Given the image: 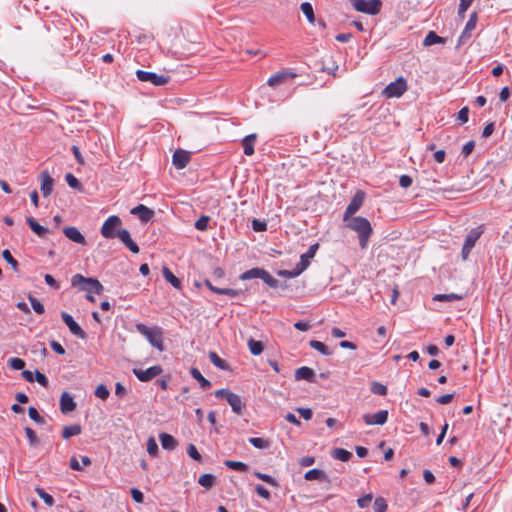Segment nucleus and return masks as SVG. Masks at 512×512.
<instances>
[{
    "label": "nucleus",
    "mask_w": 512,
    "mask_h": 512,
    "mask_svg": "<svg viewBox=\"0 0 512 512\" xmlns=\"http://www.w3.org/2000/svg\"><path fill=\"white\" fill-rule=\"evenodd\" d=\"M348 227L357 232L359 243L362 249L367 247L368 239L372 234V227L370 222L364 217H353L348 223Z\"/></svg>",
    "instance_id": "1"
},
{
    "label": "nucleus",
    "mask_w": 512,
    "mask_h": 512,
    "mask_svg": "<svg viewBox=\"0 0 512 512\" xmlns=\"http://www.w3.org/2000/svg\"><path fill=\"white\" fill-rule=\"evenodd\" d=\"M71 285L73 287H78L82 291H86L88 293H96L101 294L103 291L102 284L95 278H86L81 274H75L71 279Z\"/></svg>",
    "instance_id": "2"
},
{
    "label": "nucleus",
    "mask_w": 512,
    "mask_h": 512,
    "mask_svg": "<svg viewBox=\"0 0 512 512\" xmlns=\"http://www.w3.org/2000/svg\"><path fill=\"white\" fill-rule=\"evenodd\" d=\"M136 329L140 334L146 337L153 347L159 351L164 350L163 332L160 328H150L143 323H138Z\"/></svg>",
    "instance_id": "3"
},
{
    "label": "nucleus",
    "mask_w": 512,
    "mask_h": 512,
    "mask_svg": "<svg viewBox=\"0 0 512 512\" xmlns=\"http://www.w3.org/2000/svg\"><path fill=\"white\" fill-rule=\"evenodd\" d=\"M352 7L360 13L377 15L382 8L381 0H350Z\"/></svg>",
    "instance_id": "4"
},
{
    "label": "nucleus",
    "mask_w": 512,
    "mask_h": 512,
    "mask_svg": "<svg viewBox=\"0 0 512 512\" xmlns=\"http://www.w3.org/2000/svg\"><path fill=\"white\" fill-rule=\"evenodd\" d=\"M483 233V226H478L476 228L471 229L469 233L466 235L461 251V257L464 261L468 259L473 247L475 246L476 242Z\"/></svg>",
    "instance_id": "5"
},
{
    "label": "nucleus",
    "mask_w": 512,
    "mask_h": 512,
    "mask_svg": "<svg viewBox=\"0 0 512 512\" xmlns=\"http://www.w3.org/2000/svg\"><path fill=\"white\" fill-rule=\"evenodd\" d=\"M407 89V81L403 77H398L384 88L382 95L386 98H399Z\"/></svg>",
    "instance_id": "6"
},
{
    "label": "nucleus",
    "mask_w": 512,
    "mask_h": 512,
    "mask_svg": "<svg viewBox=\"0 0 512 512\" xmlns=\"http://www.w3.org/2000/svg\"><path fill=\"white\" fill-rule=\"evenodd\" d=\"M137 79L141 82H149L154 86H164L170 81V77L165 74H156L154 72L137 70Z\"/></svg>",
    "instance_id": "7"
},
{
    "label": "nucleus",
    "mask_w": 512,
    "mask_h": 512,
    "mask_svg": "<svg viewBox=\"0 0 512 512\" xmlns=\"http://www.w3.org/2000/svg\"><path fill=\"white\" fill-rule=\"evenodd\" d=\"M122 225V221L119 216H109L101 227V235L106 239H113L116 237L117 231Z\"/></svg>",
    "instance_id": "8"
},
{
    "label": "nucleus",
    "mask_w": 512,
    "mask_h": 512,
    "mask_svg": "<svg viewBox=\"0 0 512 512\" xmlns=\"http://www.w3.org/2000/svg\"><path fill=\"white\" fill-rule=\"evenodd\" d=\"M365 193L362 190H358L354 196L352 197L350 203L346 207V210L344 212L343 220L347 221L349 218L352 217L363 205L365 200Z\"/></svg>",
    "instance_id": "9"
},
{
    "label": "nucleus",
    "mask_w": 512,
    "mask_h": 512,
    "mask_svg": "<svg viewBox=\"0 0 512 512\" xmlns=\"http://www.w3.org/2000/svg\"><path fill=\"white\" fill-rule=\"evenodd\" d=\"M296 77H297V74L294 71H292L290 69H284V70L278 71L277 73L270 76L267 81V84L270 87L275 88V87H277L283 83H286L287 81L292 80Z\"/></svg>",
    "instance_id": "10"
},
{
    "label": "nucleus",
    "mask_w": 512,
    "mask_h": 512,
    "mask_svg": "<svg viewBox=\"0 0 512 512\" xmlns=\"http://www.w3.org/2000/svg\"><path fill=\"white\" fill-rule=\"evenodd\" d=\"M163 372V369L160 365H155L149 367L147 369H133V374L137 377V379L141 382H148L155 377L159 376Z\"/></svg>",
    "instance_id": "11"
},
{
    "label": "nucleus",
    "mask_w": 512,
    "mask_h": 512,
    "mask_svg": "<svg viewBox=\"0 0 512 512\" xmlns=\"http://www.w3.org/2000/svg\"><path fill=\"white\" fill-rule=\"evenodd\" d=\"M477 19H478L477 13L473 12L470 15L468 22L466 23L464 30L462 31V33L460 34V36L458 38V42H457V46H456L457 49L461 45L465 44L470 39L472 31L476 28Z\"/></svg>",
    "instance_id": "12"
},
{
    "label": "nucleus",
    "mask_w": 512,
    "mask_h": 512,
    "mask_svg": "<svg viewBox=\"0 0 512 512\" xmlns=\"http://www.w3.org/2000/svg\"><path fill=\"white\" fill-rule=\"evenodd\" d=\"M61 317L73 335L77 336L80 339H85L87 337L85 331L79 326V324L74 320V318L70 314H68L67 312H62Z\"/></svg>",
    "instance_id": "13"
},
{
    "label": "nucleus",
    "mask_w": 512,
    "mask_h": 512,
    "mask_svg": "<svg viewBox=\"0 0 512 512\" xmlns=\"http://www.w3.org/2000/svg\"><path fill=\"white\" fill-rule=\"evenodd\" d=\"M362 418L366 425H384L388 420V411L380 410L375 414H364Z\"/></svg>",
    "instance_id": "14"
},
{
    "label": "nucleus",
    "mask_w": 512,
    "mask_h": 512,
    "mask_svg": "<svg viewBox=\"0 0 512 512\" xmlns=\"http://www.w3.org/2000/svg\"><path fill=\"white\" fill-rule=\"evenodd\" d=\"M40 181V190L44 197H48L53 191L54 179L51 177L50 173L45 170L40 174Z\"/></svg>",
    "instance_id": "15"
},
{
    "label": "nucleus",
    "mask_w": 512,
    "mask_h": 512,
    "mask_svg": "<svg viewBox=\"0 0 512 512\" xmlns=\"http://www.w3.org/2000/svg\"><path fill=\"white\" fill-rule=\"evenodd\" d=\"M116 237L132 252L137 254L139 252V246L132 240L130 233L126 229H119Z\"/></svg>",
    "instance_id": "16"
},
{
    "label": "nucleus",
    "mask_w": 512,
    "mask_h": 512,
    "mask_svg": "<svg viewBox=\"0 0 512 512\" xmlns=\"http://www.w3.org/2000/svg\"><path fill=\"white\" fill-rule=\"evenodd\" d=\"M319 248V244L315 243L311 245L308 249V251L301 255L299 263H297V266L299 267L300 271H305L308 266L310 265V260L315 256L317 250Z\"/></svg>",
    "instance_id": "17"
},
{
    "label": "nucleus",
    "mask_w": 512,
    "mask_h": 512,
    "mask_svg": "<svg viewBox=\"0 0 512 512\" xmlns=\"http://www.w3.org/2000/svg\"><path fill=\"white\" fill-rule=\"evenodd\" d=\"M190 161L189 152L178 149L173 153L172 162L177 169H183L187 166Z\"/></svg>",
    "instance_id": "18"
},
{
    "label": "nucleus",
    "mask_w": 512,
    "mask_h": 512,
    "mask_svg": "<svg viewBox=\"0 0 512 512\" xmlns=\"http://www.w3.org/2000/svg\"><path fill=\"white\" fill-rule=\"evenodd\" d=\"M130 213L137 216L144 223L150 221L154 216V211L143 204L132 208Z\"/></svg>",
    "instance_id": "19"
},
{
    "label": "nucleus",
    "mask_w": 512,
    "mask_h": 512,
    "mask_svg": "<svg viewBox=\"0 0 512 512\" xmlns=\"http://www.w3.org/2000/svg\"><path fill=\"white\" fill-rule=\"evenodd\" d=\"M64 235L72 242L85 245L86 240L85 237L81 234V232L73 226H67L63 228Z\"/></svg>",
    "instance_id": "20"
},
{
    "label": "nucleus",
    "mask_w": 512,
    "mask_h": 512,
    "mask_svg": "<svg viewBox=\"0 0 512 512\" xmlns=\"http://www.w3.org/2000/svg\"><path fill=\"white\" fill-rule=\"evenodd\" d=\"M76 402L68 392H63L60 397V410L62 413L67 414L74 411Z\"/></svg>",
    "instance_id": "21"
},
{
    "label": "nucleus",
    "mask_w": 512,
    "mask_h": 512,
    "mask_svg": "<svg viewBox=\"0 0 512 512\" xmlns=\"http://www.w3.org/2000/svg\"><path fill=\"white\" fill-rule=\"evenodd\" d=\"M228 404L231 406L232 411L238 415H241L243 412V408L245 407L242 399L239 395L231 392L228 394L227 400Z\"/></svg>",
    "instance_id": "22"
},
{
    "label": "nucleus",
    "mask_w": 512,
    "mask_h": 512,
    "mask_svg": "<svg viewBox=\"0 0 512 512\" xmlns=\"http://www.w3.org/2000/svg\"><path fill=\"white\" fill-rule=\"evenodd\" d=\"M295 379L296 380H306L308 382H315V373L313 369L303 366L295 371Z\"/></svg>",
    "instance_id": "23"
},
{
    "label": "nucleus",
    "mask_w": 512,
    "mask_h": 512,
    "mask_svg": "<svg viewBox=\"0 0 512 512\" xmlns=\"http://www.w3.org/2000/svg\"><path fill=\"white\" fill-rule=\"evenodd\" d=\"M256 140L257 135L255 133L249 134L242 139L241 143L245 155L251 156L254 154V145Z\"/></svg>",
    "instance_id": "24"
},
{
    "label": "nucleus",
    "mask_w": 512,
    "mask_h": 512,
    "mask_svg": "<svg viewBox=\"0 0 512 512\" xmlns=\"http://www.w3.org/2000/svg\"><path fill=\"white\" fill-rule=\"evenodd\" d=\"M159 440L161 442L163 449L165 450H174L178 445L176 439L165 432L159 434Z\"/></svg>",
    "instance_id": "25"
},
{
    "label": "nucleus",
    "mask_w": 512,
    "mask_h": 512,
    "mask_svg": "<svg viewBox=\"0 0 512 512\" xmlns=\"http://www.w3.org/2000/svg\"><path fill=\"white\" fill-rule=\"evenodd\" d=\"M304 478L308 481H313V480H319V481H324V482L330 481L327 474L323 470H320L317 468L307 471L304 475Z\"/></svg>",
    "instance_id": "26"
},
{
    "label": "nucleus",
    "mask_w": 512,
    "mask_h": 512,
    "mask_svg": "<svg viewBox=\"0 0 512 512\" xmlns=\"http://www.w3.org/2000/svg\"><path fill=\"white\" fill-rule=\"evenodd\" d=\"M162 274L165 280L169 282L174 288L178 290L182 288V282L173 274V272L168 267H163Z\"/></svg>",
    "instance_id": "27"
},
{
    "label": "nucleus",
    "mask_w": 512,
    "mask_h": 512,
    "mask_svg": "<svg viewBox=\"0 0 512 512\" xmlns=\"http://www.w3.org/2000/svg\"><path fill=\"white\" fill-rule=\"evenodd\" d=\"M446 42L445 38L438 36L434 31L428 32L423 40V45L425 47L434 45V44H444Z\"/></svg>",
    "instance_id": "28"
},
{
    "label": "nucleus",
    "mask_w": 512,
    "mask_h": 512,
    "mask_svg": "<svg viewBox=\"0 0 512 512\" xmlns=\"http://www.w3.org/2000/svg\"><path fill=\"white\" fill-rule=\"evenodd\" d=\"M26 221L31 230L39 237H43L47 233L48 229L41 226L33 217H27Z\"/></svg>",
    "instance_id": "29"
},
{
    "label": "nucleus",
    "mask_w": 512,
    "mask_h": 512,
    "mask_svg": "<svg viewBox=\"0 0 512 512\" xmlns=\"http://www.w3.org/2000/svg\"><path fill=\"white\" fill-rule=\"evenodd\" d=\"M190 374L195 380L199 382L201 388L206 390L211 387V382L207 380L197 368H191Z\"/></svg>",
    "instance_id": "30"
},
{
    "label": "nucleus",
    "mask_w": 512,
    "mask_h": 512,
    "mask_svg": "<svg viewBox=\"0 0 512 512\" xmlns=\"http://www.w3.org/2000/svg\"><path fill=\"white\" fill-rule=\"evenodd\" d=\"M82 428L79 424L65 426L63 428L62 437L63 439H69L70 437L81 434Z\"/></svg>",
    "instance_id": "31"
},
{
    "label": "nucleus",
    "mask_w": 512,
    "mask_h": 512,
    "mask_svg": "<svg viewBox=\"0 0 512 512\" xmlns=\"http://www.w3.org/2000/svg\"><path fill=\"white\" fill-rule=\"evenodd\" d=\"M262 272H263V268L255 267V268H252V269H249V270L243 272L239 276V279L243 280V281L250 280V279H257V278L260 279Z\"/></svg>",
    "instance_id": "32"
},
{
    "label": "nucleus",
    "mask_w": 512,
    "mask_h": 512,
    "mask_svg": "<svg viewBox=\"0 0 512 512\" xmlns=\"http://www.w3.org/2000/svg\"><path fill=\"white\" fill-rule=\"evenodd\" d=\"M210 361L221 370H229V365L214 351L209 352Z\"/></svg>",
    "instance_id": "33"
},
{
    "label": "nucleus",
    "mask_w": 512,
    "mask_h": 512,
    "mask_svg": "<svg viewBox=\"0 0 512 512\" xmlns=\"http://www.w3.org/2000/svg\"><path fill=\"white\" fill-rule=\"evenodd\" d=\"M331 455L333 458L343 462L350 460V458L352 457V453L343 448H335L332 451Z\"/></svg>",
    "instance_id": "34"
},
{
    "label": "nucleus",
    "mask_w": 512,
    "mask_h": 512,
    "mask_svg": "<svg viewBox=\"0 0 512 512\" xmlns=\"http://www.w3.org/2000/svg\"><path fill=\"white\" fill-rule=\"evenodd\" d=\"M300 9L303 14L306 16L309 23L313 24L315 22V15L312 5L309 2H303L300 5Z\"/></svg>",
    "instance_id": "35"
},
{
    "label": "nucleus",
    "mask_w": 512,
    "mask_h": 512,
    "mask_svg": "<svg viewBox=\"0 0 512 512\" xmlns=\"http://www.w3.org/2000/svg\"><path fill=\"white\" fill-rule=\"evenodd\" d=\"M309 345H310L311 348L317 350L322 355L329 356V355L332 354V351L324 343H322V342H320L318 340H311L309 342Z\"/></svg>",
    "instance_id": "36"
},
{
    "label": "nucleus",
    "mask_w": 512,
    "mask_h": 512,
    "mask_svg": "<svg viewBox=\"0 0 512 512\" xmlns=\"http://www.w3.org/2000/svg\"><path fill=\"white\" fill-rule=\"evenodd\" d=\"M248 348L252 355H260L263 352V344L253 338L248 340Z\"/></svg>",
    "instance_id": "37"
},
{
    "label": "nucleus",
    "mask_w": 512,
    "mask_h": 512,
    "mask_svg": "<svg viewBox=\"0 0 512 512\" xmlns=\"http://www.w3.org/2000/svg\"><path fill=\"white\" fill-rule=\"evenodd\" d=\"M214 482L215 476L209 473L201 475L198 479V483L206 489H210L214 485Z\"/></svg>",
    "instance_id": "38"
},
{
    "label": "nucleus",
    "mask_w": 512,
    "mask_h": 512,
    "mask_svg": "<svg viewBox=\"0 0 512 512\" xmlns=\"http://www.w3.org/2000/svg\"><path fill=\"white\" fill-rule=\"evenodd\" d=\"M249 443L258 449H267L270 447V441L260 437L249 438Z\"/></svg>",
    "instance_id": "39"
},
{
    "label": "nucleus",
    "mask_w": 512,
    "mask_h": 512,
    "mask_svg": "<svg viewBox=\"0 0 512 512\" xmlns=\"http://www.w3.org/2000/svg\"><path fill=\"white\" fill-rule=\"evenodd\" d=\"M260 279L263 280L271 288H277L279 285V281L265 269H263Z\"/></svg>",
    "instance_id": "40"
},
{
    "label": "nucleus",
    "mask_w": 512,
    "mask_h": 512,
    "mask_svg": "<svg viewBox=\"0 0 512 512\" xmlns=\"http://www.w3.org/2000/svg\"><path fill=\"white\" fill-rule=\"evenodd\" d=\"M260 279L263 280L271 288H277L279 285V281L265 269H263Z\"/></svg>",
    "instance_id": "41"
},
{
    "label": "nucleus",
    "mask_w": 512,
    "mask_h": 512,
    "mask_svg": "<svg viewBox=\"0 0 512 512\" xmlns=\"http://www.w3.org/2000/svg\"><path fill=\"white\" fill-rule=\"evenodd\" d=\"M224 464L226 467L236 470V471H239V472H245L248 469L247 464H245L243 462H239V461L226 460L224 462Z\"/></svg>",
    "instance_id": "42"
},
{
    "label": "nucleus",
    "mask_w": 512,
    "mask_h": 512,
    "mask_svg": "<svg viewBox=\"0 0 512 512\" xmlns=\"http://www.w3.org/2000/svg\"><path fill=\"white\" fill-rule=\"evenodd\" d=\"M462 299V296L461 295H458V294H455V293H450V294H437L433 297V300H436V301H445V302H452V301H456V300H461Z\"/></svg>",
    "instance_id": "43"
},
{
    "label": "nucleus",
    "mask_w": 512,
    "mask_h": 512,
    "mask_svg": "<svg viewBox=\"0 0 512 512\" xmlns=\"http://www.w3.org/2000/svg\"><path fill=\"white\" fill-rule=\"evenodd\" d=\"M35 491L38 494V496L45 502L46 505L50 507L54 505V498L50 494H48L43 488L36 487Z\"/></svg>",
    "instance_id": "44"
},
{
    "label": "nucleus",
    "mask_w": 512,
    "mask_h": 512,
    "mask_svg": "<svg viewBox=\"0 0 512 512\" xmlns=\"http://www.w3.org/2000/svg\"><path fill=\"white\" fill-rule=\"evenodd\" d=\"M254 475H255L258 479H260V480H262V481L266 482L267 484H269V485H271V486H274V487H278V486H279V483L277 482V480H276L274 477H272V476H270V475H268V474H265V473H262V472L255 471V472H254Z\"/></svg>",
    "instance_id": "45"
},
{
    "label": "nucleus",
    "mask_w": 512,
    "mask_h": 512,
    "mask_svg": "<svg viewBox=\"0 0 512 512\" xmlns=\"http://www.w3.org/2000/svg\"><path fill=\"white\" fill-rule=\"evenodd\" d=\"M2 257L8 264L11 265L14 271H18V261L12 256L11 252L8 249L2 251Z\"/></svg>",
    "instance_id": "46"
},
{
    "label": "nucleus",
    "mask_w": 512,
    "mask_h": 512,
    "mask_svg": "<svg viewBox=\"0 0 512 512\" xmlns=\"http://www.w3.org/2000/svg\"><path fill=\"white\" fill-rule=\"evenodd\" d=\"M29 299V302L33 308V310L37 313V314H43L45 312V308H44V305L35 297L33 296H29L28 297Z\"/></svg>",
    "instance_id": "47"
},
{
    "label": "nucleus",
    "mask_w": 512,
    "mask_h": 512,
    "mask_svg": "<svg viewBox=\"0 0 512 512\" xmlns=\"http://www.w3.org/2000/svg\"><path fill=\"white\" fill-rule=\"evenodd\" d=\"M302 271L299 270V267L296 265L293 270H279L277 274L284 278H294L299 276Z\"/></svg>",
    "instance_id": "48"
},
{
    "label": "nucleus",
    "mask_w": 512,
    "mask_h": 512,
    "mask_svg": "<svg viewBox=\"0 0 512 512\" xmlns=\"http://www.w3.org/2000/svg\"><path fill=\"white\" fill-rule=\"evenodd\" d=\"M210 221V217L207 215H202L194 224L195 228L199 231H205L208 228V223Z\"/></svg>",
    "instance_id": "49"
},
{
    "label": "nucleus",
    "mask_w": 512,
    "mask_h": 512,
    "mask_svg": "<svg viewBox=\"0 0 512 512\" xmlns=\"http://www.w3.org/2000/svg\"><path fill=\"white\" fill-rule=\"evenodd\" d=\"M374 512H386L387 511V503L384 498L378 497L375 499L373 504Z\"/></svg>",
    "instance_id": "50"
},
{
    "label": "nucleus",
    "mask_w": 512,
    "mask_h": 512,
    "mask_svg": "<svg viewBox=\"0 0 512 512\" xmlns=\"http://www.w3.org/2000/svg\"><path fill=\"white\" fill-rule=\"evenodd\" d=\"M147 452L151 457H156L158 454V445L153 437L147 441Z\"/></svg>",
    "instance_id": "51"
},
{
    "label": "nucleus",
    "mask_w": 512,
    "mask_h": 512,
    "mask_svg": "<svg viewBox=\"0 0 512 512\" xmlns=\"http://www.w3.org/2000/svg\"><path fill=\"white\" fill-rule=\"evenodd\" d=\"M29 417L38 424H43L45 422L44 418L39 414L35 407H29L28 409Z\"/></svg>",
    "instance_id": "52"
},
{
    "label": "nucleus",
    "mask_w": 512,
    "mask_h": 512,
    "mask_svg": "<svg viewBox=\"0 0 512 512\" xmlns=\"http://www.w3.org/2000/svg\"><path fill=\"white\" fill-rule=\"evenodd\" d=\"M94 394L96 397H98L102 400H106L109 397V390L107 389V387L105 385L100 384L97 386Z\"/></svg>",
    "instance_id": "53"
},
{
    "label": "nucleus",
    "mask_w": 512,
    "mask_h": 512,
    "mask_svg": "<svg viewBox=\"0 0 512 512\" xmlns=\"http://www.w3.org/2000/svg\"><path fill=\"white\" fill-rule=\"evenodd\" d=\"M65 180L71 188L78 189V190L81 189V184H80L79 180L73 174L67 173L65 176Z\"/></svg>",
    "instance_id": "54"
},
{
    "label": "nucleus",
    "mask_w": 512,
    "mask_h": 512,
    "mask_svg": "<svg viewBox=\"0 0 512 512\" xmlns=\"http://www.w3.org/2000/svg\"><path fill=\"white\" fill-rule=\"evenodd\" d=\"M25 433L30 442V445L36 446L39 443V439L33 429H31L30 427H26Z\"/></svg>",
    "instance_id": "55"
},
{
    "label": "nucleus",
    "mask_w": 512,
    "mask_h": 512,
    "mask_svg": "<svg viewBox=\"0 0 512 512\" xmlns=\"http://www.w3.org/2000/svg\"><path fill=\"white\" fill-rule=\"evenodd\" d=\"M187 454L196 461H201V454L198 452L194 444H189L187 447Z\"/></svg>",
    "instance_id": "56"
},
{
    "label": "nucleus",
    "mask_w": 512,
    "mask_h": 512,
    "mask_svg": "<svg viewBox=\"0 0 512 512\" xmlns=\"http://www.w3.org/2000/svg\"><path fill=\"white\" fill-rule=\"evenodd\" d=\"M9 365L14 370H21L24 368L25 362L21 358L14 357L9 360Z\"/></svg>",
    "instance_id": "57"
},
{
    "label": "nucleus",
    "mask_w": 512,
    "mask_h": 512,
    "mask_svg": "<svg viewBox=\"0 0 512 512\" xmlns=\"http://www.w3.org/2000/svg\"><path fill=\"white\" fill-rule=\"evenodd\" d=\"M372 392L377 394V395L384 396V395L387 394V388H386L385 385H383L381 383L374 382L372 384Z\"/></svg>",
    "instance_id": "58"
},
{
    "label": "nucleus",
    "mask_w": 512,
    "mask_h": 512,
    "mask_svg": "<svg viewBox=\"0 0 512 512\" xmlns=\"http://www.w3.org/2000/svg\"><path fill=\"white\" fill-rule=\"evenodd\" d=\"M240 293H241L240 290L231 289V288H219V290L217 291V294L227 295L230 297H237L240 295Z\"/></svg>",
    "instance_id": "59"
},
{
    "label": "nucleus",
    "mask_w": 512,
    "mask_h": 512,
    "mask_svg": "<svg viewBox=\"0 0 512 512\" xmlns=\"http://www.w3.org/2000/svg\"><path fill=\"white\" fill-rule=\"evenodd\" d=\"M255 490H256V493L260 497H262L266 500H270L271 494L263 485H261V484L256 485Z\"/></svg>",
    "instance_id": "60"
},
{
    "label": "nucleus",
    "mask_w": 512,
    "mask_h": 512,
    "mask_svg": "<svg viewBox=\"0 0 512 512\" xmlns=\"http://www.w3.org/2000/svg\"><path fill=\"white\" fill-rule=\"evenodd\" d=\"M34 380H36L41 386L47 387L49 384L48 378L38 370L35 371V377Z\"/></svg>",
    "instance_id": "61"
},
{
    "label": "nucleus",
    "mask_w": 512,
    "mask_h": 512,
    "mask_svg": "<svg viewBox=\"0 0 512 512\" xmlns=\"http://www.w3.org/2000/svg\"><path fill=\"white\" fill-rule=\"evenodd\" d=\"M130 492H131V496H132L133 500L136 503H143L144 495H143V493L139 489L132 488Z\"/></svg>",
    "instance_id": "62"
},
{
    "label": "nucleus",
    "mask_w": 512,
    "mask_h": 512,
    "mask_svg": "<svg viewBox=\"0 0 512 512\" xmlns=\"http://www.w3.org/2000/svg\"><path fill=\"white\" fill-rule=\"evenodd\" d=\"M474 147H475V142H474V141H472V140H471V141H468V142L463 146V148H462V154H463V156H464V157H468V156L472 153V151H473Z\"/></svg>",
    "instance_id": "63"
},
{
    "label": "nucleus",
    "mask_w": 512,
    "mask_h": 512,
    "mask_svg": "<svg viewBox=\"0 0 512 512\" xmlns=\"http://www.w3.org/2000/svg\"><path fill=\"white\" fill-rule=\"evenodd\" d=\"M412 178L409 176V175H402L400 176L399 178V185L402 187V188H408L412 185Z\"/></svg>",
    "instance_id": "64"
}]
</instances>
